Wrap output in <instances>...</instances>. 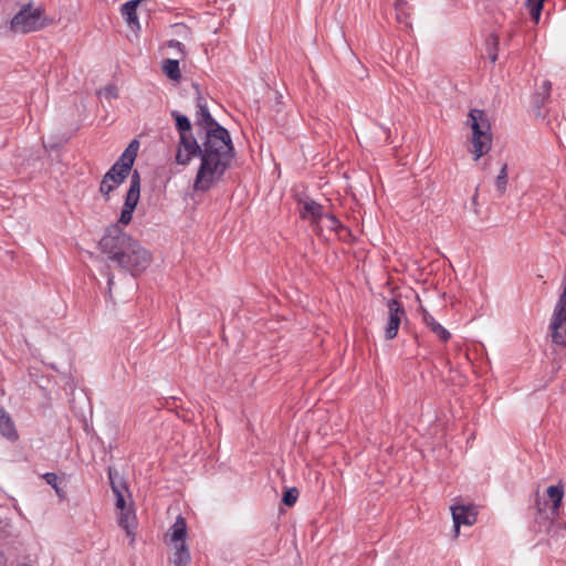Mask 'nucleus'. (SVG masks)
<instances>
[{"label": "nucleus", "instance_id": "nucleus-1", "mask_svg": "<svg viewBox=\"0 0 566 566\" xmlns=\"http://www.w3.org/2000/svg\"><path fill=\"white\" fill-rule=\"evenodd\" d=\"M198 90V85L193 84ZM197 96L196 124L206 130L203 142V164L199 167L196 177L222 176L233 158V146L229 132L211 116L206 99Z\"/></svg>", "mask_w": 566, "mask_h": 566}, {"label": "nucleus", "instance_id": "nucleus-2", "mask_svg": "<svg viewBox=\"0 0 566 566\" xmlns=\"http://www.w3.org/2000/svg\"><path fill=\"white\" fill-rule=\"evenodd\" d=\"M99 248L111 261L132 275L144 271L149 264V253L118 224H112L106 229L99 240Z\"/></svg>", "mask_w": 566, "mask_h": 566}, {"label": "nucleus", "instance_id": "nucleus-3", "mask_svg": "<svg viewBox=\"0 0 566 566\" xmlns=\"http://www.w3.org/2000/svg\"><path fill=\"white\" fill-rule=\"evenodd\" d=\"M467 125L472 130V154L478 160L488 154L492 145L491 124L484 111L473 108L468 115Z\"/></svg>", "mask_w": 566, "mask_h": 566}, {"label": "nucleus", "instance_id": "nucleus-4", "mask_svg": "<svg viewBox=\"0 0 566 566\" xmlns=\"http://www.w3.org/2000/svg\"><path fill=\"white\" fill-rule=\"evenodd\" d=\"M45 25L43 10L28 3L11 19L10 28L17 33H29L42 29Z\"/></svg>", "mask_w": 566, "mask_h": 566}, {"label": "nucleus", "instance_id": "nucleus-5", "mask_svg": "<svg viewBox=\"0 0 566 566\" xmlns=\"http://www.w3.org/2000/svg\"><path fill=\"white\" fill-rule=\"evenodd\" d=\"M139 146V142L137 139H133L116 163L104 174L103 177H128L137 157Z\"/></svg>", "mask_w": 566, "mask_h": 566}, {"label": "nucleus", "instance_id": "nucleus-6", "mask_svg": "<svg viewBox=\"0 0 566 566\" xmlns=\"http://www.w3.org/2000/svg\"><path fill=\"white\" fill-rule=\"evenodd\" d=\"M180 145L176 155V160L179 165H187L193 157L200 158V167L203 164V147L201 148L195 136L189 133H181Z\"/></svg>", "mask_w": 566, "mask_h": 566}, {"label": "nucleus", "instance_id": "nucleus-7", "mask_svg": "<svg viewBox=\"0 0 566 566\" xmlns=\"http://www.w3.org/2000/svg\"><path fill=\"white\" fill-rule=\"evenodd\" d=\"M295 200L302 219H308L313 224H318L323 219V207L305 192H296Z\"/></svg>", "mask_w": 566, "mask_h": 566}, {"label": "nucleus", "instance_id": "nucleus-8", "mask_svg": "<svg viewBox=\"0 0 566 566\" xmlns=\"http://www.w3.org/2000/svg\"><path fill=\"white\" fill-rule=\"evenodd\" d=\"M140 198V179H132L129 188L125 196L124 207L120 212L118 222L127 226L133 218V212Z\"/></svg>", "mask_w": 566, "mask_h": 566}, {"label": "nucleus", "instance_id": "nucleus-9", "mask_svg": "<svg viewBox=\"0 0 566 566\" xmlns=\"http://www.w3.org/2000/svg\"><path fill=\"white\" fill-rule=\"evenodd\" d=\"M387 307L388 321L385 327V336L387 339H392L398 334L401 318L406 315V312L401 303L395 298L388 301Z\"/></svg>", "mask_w": 566, "mask_h": 566}, {"label": "nucleus", "instance_id": "nucleus-10", "mask_svg": "<svg viewBox=\"0 0 566 566\" xmlns=\"http://www.w3.org/2000/svg\"><path fill=\"white\" fill-rule=\"evenodd\" d=\"M455 535L460 525H473L476 521V511L472 506L457 505L451 507Z\"/></svg>", "mask_w": 566, "mask_h": 566}, {"label": "nucleus", "instance_id": "nucleus-11", "mask_svg": "<svg viewBox=\"0 0 566 566\" xmlns=\"http://www.w3.org/2000/svg\"><path fill=\"white\" fill-rule=\"evenodd\" d=\"M187 534V524L182 516H178L169 528L167 533V537L170 544L178 545L180 543H185V537Z\"/></svg>", "mask_w": 566, "mask_h": 566}, {"label": "nucleus", "instance_id": "nucleus-12", "mask_svg": "<svg viewBox=\"0 0 566 566\" xmlns=\"http://www.w3.org/2000/svg\"><path fill=\"white\" fill-rule=\"evenodd\" d=\"M140 0H130L122 6L120 12L125 21L132 29H139V21L137 15V7Z\"/></svg>", "mask_w": 566, "mask_h": 566}, {"label": "nucleus", "instance_id": "nucleus-13", "mask_svg": "<svg viewBox=\"0 0 566 566\" xmlns=\"http://www.w3.org/2000/svg\"><path fill=\"white\" fill-rule=\"evenodd\" d=\"M0 433L11 441H15L18 439V432L14 428V423L9 413L2 407H0Z\"/></svg>", "mask_w": 566, "mask_h": 566}, {"label": "nucleus", "instance_id": "nucleus-14", "mask_svg": "<svg viewBox=\"0 0 566 566\" xmlns=\"http://www.w3.org/2000/svg\"><path fill=\"white\" fill-rule=\"evenodd\" d=\"M422 321L432 333H434L442 342H448L451 337L449 331H447L441 324H439L434 317L427 311H423Z\"/></svg>", "mask_w": 566, "mask_h": 566}, {"label": "nucleus", "instance_id": "nucleus-15", "mask_svg": "<svg viewBox=\"0 0 566 566\" xmlns=\"http://www.w3.org/2000/svg\"><path fill=\"white\" fill-rule=\"evenodd\" d=\"M118 525L124 528L128 536H133V528L135 527L136 516L133 510L128 506L118 510Z\"/></svg>", "mask_w": 566, "mask_h": 566}, {"label": "nucleus", "instance_id": "nucleus-16", "mask_svg": "<svg viewBox=\"0 0 566 566\" xmlns=\"http://www.w3.org/2000/svg\"><path fill=\"white\" fill-rule=\"evenodd\" d=\"M395 11H396L397 22L402 24L406 28H410L411 22H410V13H409V7H408L407 1L396 0Z\"/></svg>", "mask_w": 566, "mask_h": 566}, {"label": "nucleus", "instance_id": "nucleus-17", "mask_svg": "<svg viewBox=\"0 0 566 566\" xmlns=\"http://www.w3.org/2000/svg\"><path fill=\"white\" fill-rule=\"evenodd\" d=\"M175 546V553L171 557V563L175 566H187L190 562V553L186 543H180Z\"/></svg>", "mask_w": 566, "mask_h": 566}, {"label": "nucleus", "instance_id": "nucleus-18", "mask_svg": "<svg viewBox=\"0 0 566 566\" xmlns=\"http://www.w3.org/2000/svg\"><path fill=\"white\" fill-rule=\"evenodd\" d=\"M163 71L166 76L172 81H179L181 78V72L179 69V61L167 59L163 63Z\"/></svg>", "mask_w": 566, "mask_h": 566}, {"label": "nucleus", "instance_id": "nucleus-19", "mask_svg": "<svg viewBox=\"0 0 566 566\" xmlns=\"http://www.w3.org/2000/svg\"><path fill=\"white\" fill-rule=\"evenodd\" d=\"M108 479L111 483V488L114 492H127V486L124 479L120 476L119 472L114 468H108Z\"/></svg>", "mask_w": 566, "mask_h": 566}, {"label": "nucleus", "instance_id": "nucleus-20", "mask_svg": "<svg viewBox=\"0 0 566 566\" xmlns=\"http://www.w3.org/2000/svg\"><path fill=\"white\" fill-rule=\"evenodd\" d=\"M171 116L176 120V128L179 134L191 132V123L186 115L180 114L178 111H172Z\"/></svg>", "mask_w": 566, "mask_h": 566}, {"label": "nucleus", "instance_id": "nucleus-21", "mask_svg": "<svg viewBox=\"0 0 566 566\" xmlns=\"http://www.w3.org/2000/svg\"><path fill=\"white\" fill-rule=\"evenodd\" d=\"M214 179H195L192 191L188 195L191 196L192 199H195V196L198 192H205L209 190L213 185Z\"/></svg>", "mask_w": 566, "mask_h": 566}, {"label": "nucleus", "instance_id": "nucleus-22", "mask_svg": "<svg viewBox=\"0 0 566 566\" xmlns=\"http://www.w3.org/2000/svg\"><path fill=\"white\" fill-rule=\"evenodd\" d=\"M43 479L45 480V482H46L48 484H50V485L54 489V491H55L56 495H57L61 500H64V499H65V492H64V490H63V489H61V488L59 486V484H57V480H59V479H57V475H56L55 473H53V472H48V473L43 474Z\"/></svg>", "mask_w": 566, "mask_h": 566}, {"label": "nucleus", "instance_id": "nucleus-23", "mask_svg": "<svg viewBox=\"0 0 566 566\" xmlns=\"http://www.w3.org/2000/svg\"><path fill=\"white\" fill-rule=\"evenodd\" d=\"M544 0H526L530 13L534 21L537 23L541 18Z\"/></svg>", "mask_w": 566, "mask_h": 566}, {"label": "nucleus", "instance_id": "nucleus-24", "mask_svg": "<svg viewBox=\"0 0 566 566\" xmlns=\"http://www.w3.org/2000/svg\"><path fill=\"white\" fill-rule=\"evenodd\" d=\"M124 180L125 179H102L99 190L108 197L109 192L118 188Z\"/></svg>", "mask_w": 566, "mask_h": 566}, {"label": "nucleus", "instance_id": "nucleus-25", "mask_svg": "<svg viewBox=\"0 0 566 566\" xmlns=\"http://www.w3.org/2000/svg\"><path fill=\"white\" fill-rule=\"evenodd\" d=\"M547 495L552 502H562L564 496V489L562 485H551L547 489Z\"/></svg>", "mask_w": 566, "mask_h": 566}, {"label": "nucleus", "instance_id": "nucleus-26", "mask_svg": "<svg viewBox=\"0 0 566 566\" xmlns=\"http://www.w3.org/2000/svg\"><path fill=\"white\" fill-rule=\"evenodd\" d=\"M300 495L297 488H290L285 490V506H292L295 504Z\"/></svg>", "mask_w": 566, "mask_h": 566}, {"label": "nucleus", "instance_id": "nucleus-27", "mask_svg": "<svg viewBox=\"0 0 566 566\" xmlns=\"http://www.w3.org/2000/svg\"><path fill=\"white\" fill-rule=\"evenodd\" d=\"M326 221V227L331 230H337L342 227L340 221L332 213H324L323 219Z\"/></svg>", "mask_w": 566, "mask_h": 566}, {"label": "nucleus", "instance_id": "nucleus-28", "mask_svg": "<svg viewBox=\"0 0 566 566\" xmlns=\"http://www.w3.org/2000/svg\"><path fill=\"white\" fill-rule=\"evenodd\" d=\"M99 94L106 99L117 98L118 90L114 85H108V86L104 87L103 90H101Z\"/></svg>", "mask_w": 566, "mask_h": 566}, {"label": "nucleus", "instance_id": "nucleus-29", "mask_svg": "<svg viewBox=\"0 0 566 566\" xmlns=\"http://www.w3.org/2000/svg\"><path fill=\"white\" fill-rule=\"evenodd\" d=\"M125 493L126 492H114V495L116 497L115 506L117 510L128 507L125 501Z\"/></svg>", "mask_w": 566, "mask_h": 566}, {"label": "nucleus", "instance_id": "nucleus-30", "mask_svg": "<svg viewBox=\"0 0 566 566\" xmlns=\"http://www.w3.org/2000/svg\"><path fill=\"white\" fill-rule=\"evenodd\" d=\"M507 179H495L494 186L499 195L504 193L506 190Z\"/></svg>", "mask_w": 566, "mask_h": 566}, {"label": "nucleus", "instance_id": "nucleus-31", "mask_svg": "<svg viewBox=\"0 0 566 566\" xmlns=\"http://www.w3.org/2000/svg\"><path fill=\"white\" fill-rule=\"evenodd\" d=\"M493 42H494V46H496L497 45L496 36H493ZM489 55H490L491 62L494 63L497 60L496 48H494L492 51H490Z\"/></svg>", "mask_w": 566, "mask_h": 566}, {"label": "nucleus", "instance_id": "nucleus-32", "mask_svg": "<svg viewBox=\"0 0 566 566\" xmlns=\"http://www.w3.org/2000/svg\"><path fill=\"white\" fill-rule=\"evenodd\" d=\"M44 147L49 150H57L59 144L55 143H44Z\"/></svg>", "mask_w": 566, "mask_h": 566}, {"label": "nucleus", "instance_id": "nucleus-33", "mask_svg": "<svg viewBox=\"0 0 566 566\" xmlns=\"http://www.w3.org/2000/svg\"><path fill=\"white\" fill-rule=\"evenodd\" d=\"M113 283H114V276L112 274H109L108 277H107V287H108V294L109 295H111Z\"/></svg>", "mask_w": 566, "mask_h": 566}, {"label": "nucleus", "instance_id": "nucleus-34", "mask_svg": "<svg viewBox=\"0 0 566 566\" xmlns=\"http://www.w3.org/2000/svg\"><path fill=\"white\" fill-rule=\"evenodd\" d=\"M169 46H171V48H177L178 50H180V49H181V46H182V44H181L179 41H177V40H171V41L169 42Z\"/></svg>", "mask_w": 566, "mask_h": 566}, {"label": "nucleus", "instance_id": "nucleus-35", "mask_svg": "<svg viewBox=\"0 0 566 566\" xmlns=\"http://www.w3.org/2000/svg\"><path fill=\"white\" fill-rule=\"evenodd\" d=\"M506 165L501 166L500 175L497 177H505L506 175Z\"/></svg>", "mask_w": 566, "mask_h": 566}, {"label": "nucleus", "instance_id": "nucleus-36", "mask_svg": "<svg viewBox=\"0 0 566 566\" xmlns=\"http://www.w3.org/2000/svg\"><path fill=\"white\" fill-rule=\"evenodd\" d=\"M562 502H553V513H556L558 509L560 507Z\"/></svg>", "mask_w": 566, "mask_h": 566}, {"label": "nucleus", "instance_id": "nucleus-37", "mask_svg": "<svg viewBox=\"0 0 566 566\" xmlns=\"http://www.w3.org/2000/svg\"><path fill=\"white\" fill-rule=\"evenodd\" d=\"M7 565V559L4 557V555L2 553H0V566H6Z\"/></svg>", "mask_w": 566, "mask_h": 566}, {"label": "nucleus", "instance_id": "nucleus-38", "mask_svg": "<svg viewBox=\"0 0 566 566\" xmlns=\"http://www.w3.org/2000/svg\"><path fill=\"white\" fill-rule=\"evenodd\" d=\"M279 512H283V497L281 499L280 503H279Z\"/></svg>", "mask_w": 566, "mask_h": 566}, {"label": "nucleus", "instance_id": "nucleus-39", "mask_svg": "<svg viewBox=\"0 0 566 566\" xmlns=\"http://www.w3.org/2000/svg\"><path fill=\"white\" fill-rule=\"evenodd\" d=\"M132 177H134V178L139 177V171H138V169H135V170L133 171Z\"/></svg>", "mask_w": 566, "mask_h": 566}]
</instances>
